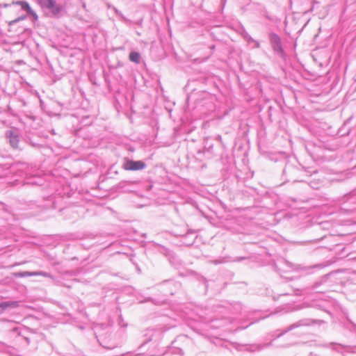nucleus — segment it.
Returning <instances> with one entry per match:
<instances>
[{"label":"nucleus","mask_w":356,"mask_h":356,"mask_svg":"<svg viewBox=\"0 0 356 356\" xmlns=\"http://www.w3.org/2000/svg\"><path fill=\"white\" fill-rule=\"evenodd\" d=\"M40 3L42 6L50 9L54 15L58 14L60 10L54 0H40Z\"/></svg>","instance_id":"obj_2"},{"label":"nucleus","mask_w":356,"mask_h":356,"mask_svg":"<svg viewBox=\"0 0 356 356\" xmlns=\"http://www.w3.org/2000/svg\"><path fill=\"white\" fill-rule=\"evenodd\" d=\"M23 8H24V10H26L27 12L31 13L35 20L38 19V17L35 15V13H33L31 11V8L29 7V6L28 4H26V3H25L24 2Z\"/></svg>","instance_id":"obj_4"},{"label":"nucleus","mask_w":356,"mask_h":356,"mask_svg":"<svg viewBox=\"0 0 356 356\" xmlns=\"http://www.w3.org/2000/svg\"><path fill=\"white\" fill-rule=\"evenodd\" d=\"M140 54L138 52L132 51L129 54V60L136 63L140 62Z\"/></svg>","instance_id":"obj_3"},{"label":"nucleus","mask_w":356,"mask_h":356,"mask_svg":"<svg viewBox=\"0 0 356 356\" xmlns=\"http://www.w3.org/2000/svg\"><path fill=\"white\" fill-rule=\"evenodd\" d=\"M27 274H28V273H24V272L23 275H24V276H25V275H26Z\"/></svg>","instance_id":"obj_7"},{"label":"nucleus","mask_w":356,"mask_h":356,"mask_svg":"<svg viewBox=\"0 0 356 356\" xmlns=\"http://www.w3.org/2000/svg\"><path fill=\"white\" fill-rule=\"evenodd\" d=\"M145 163L142 161L125 160L122 168L125 170H140L145 168Z\"/></svg>","instance_id":"obj_1"},{"label":"nucleus","mask_w":356,"mask_h":356,"mask_svg":"<svg viewBox=\"0 0 356 356\" xmlns=\"http://www.w3.org/2000/svg\"><path fill=\"white\" fill-rule=\"evenodd\" d=\"M10 143L13 147H17L19 144V140L15 138H10Z\"/></svg>","instance_id":"obj_5"},{"label":"nucleus","mask_w":356,"mask_h":356,"mask_svg":"<svg viewBox=\"0 0 356 356\" xmlns=\"http://www.w3.org/2000/svg\"><path fill=\"white\" fill-rule=\"evenodd\" d=\"M7 307L6 304H1L0 305V314L3 312L5 308Z\"/></svg>","instance_id":"obj_6"}]
</instances>
